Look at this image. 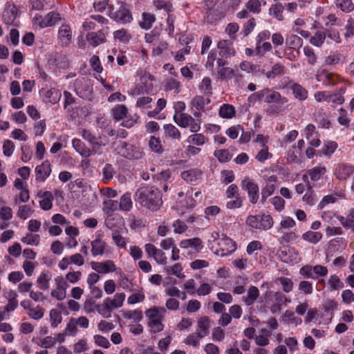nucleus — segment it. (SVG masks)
Instances as JSON below:
<instances>
[{
  "instance_id": "11",
  "label": "nucleus",
  "mask_w": 354,
  "mask_h": 354,
  "mask_svg": "<svg viewBox=\"0 0 354 354\" xmlns=\"http://www.w3.org/2000/svg\"><path fill=\"white\" fill-rule=\"evenodd\" d=\"M277 183V177L274 175L270 176L264 180V183L261 187V198L262 203H264L267 198L270 196L276 189Z\"/></svg>"
},
{
  "instance_id": "53",
  "label": "nucleus",
  "mask_w": 354,
  "mask_h": 354,
  "mask_svg": "<svg viewBox=\"0 0 354 354\" xmlns=\"http://www.w3.org/2000/svg\"><path fill=\"white\" fill-rule=\"evenodd\" d=\"M111 238L114 244L119 248L127 249V241L119 231L114 230L112 232Z\"/></svg>"
},
{
  "instance_id": "34",
  "label": "nucleus",
  "mask_w": 354,
  "mask_h": 354,
  "mask_svg": "<svg viewBox=\"0 0 354 354\" xmlns=\"http://www.w3.org/2000/svg\"><path fill=\"white\" fill-rule=\"evenodd\" d=\"M286 44L288 50H295L299 53L303 45V39L297 35H290L286 37Z\"/></svg>"
},
{
  "instance_id": "62",
  "label": "nucleus",
  "mask_w": 354,
  "mask_h": 354,
  "mask_svg": "<svg viewBox=\"0 0 354 354\" xmlns=\"http://www.w3.org/2000/svg\"><path fill=\"white\" fill-rule=\"evenodd\" d=\"M328 285L330 290H337L344 287V283L337 274H331L330 276Z\"/></svg>"
},
{
  "instance_id": "59",
  "label": "nucleus",
  "mask_w": 354,
  "mask_h": 354,
  "mask_svg": "<svg viewBox=\"0 0 354 354\" xmlns=\"http://www.w3.org/2000/svg\"><path fill=\"white\" fill-rule=\"evenodd\" d=\"M40 239L41 238L39 234L30 232L22 237L21 241L26 245L37 246L40 243Z\"/></svg>"
},
{
  "instance_id": "49",
  "label": "nucleus",
  "mask_w": 354,
  "mask_h": 354,
  "mask_svg": "<svg viewBox=\"0 0 354 354\" xmlns=\"http://www.w3.org/2000/svg\"><path fill=\"white\" fill-rule=\"evenodd\" d=\"M326 38V33L324 31L317 30L313 36L310 38V43L314 46L320 48L324 44Z\"/></svg>"
},
{
  "instance_id": "10",
  "label": "nucleus",
  "mask_w": 354,
  "mask_h": 354,
  "mask_svg": "<svg viewBox=\"0 0 354 354\" xmlns=\"http://www.w3.org/2000/svg\"><path fill=\"white\" fill-rule=\"evenodd\" d=\"M215 62H216L218 68L225 66L227 64V59L219 55L216 49H213L211 50L208 53L207 61L205 64L206 68L209 69L212 72H214Z\"/></svg>"
},
{
  "instance_id": "46",
  "label": "nucleus",
  "mask_w": 354,
  "mask_h": 354,
  "mask_svg": "<svg viewBox=\"0 0 354 354\" xmlns=\"http://www.w3.org/2000/svg\"><path fill=\"white\" fill-rule=\"evenodd\" d=\"M286 73V68L280 63L274 64L270 71L266 73L268 79H274L277 76H281Z\"/></svg>"
},
{
  "instance_id": "55",
  "label": "nucleus",
  "mask_w": 354,
  "mask_h": 354,
  "mask_svg": "<svg viewBox=\"0 0 354 354\" xmlns=\"http://www.w3.org/2000/svg\"><path fill=\"white\" fill-rule=\"evenodd\" d=\"M322 238L319 232L307 231L302 234V239L313 244H317Z\"/></svg>"
},
{
  "instance_id": "48",
  "label": "nucleus",
  "mask_w": 354,
  "mask_h": 354,
  "mask_svg": "<svg viewBox=\"0 0 354 354\" xmlns=\"http://www.w3.org/2000/svg\"><path fill=\"white\" fill-rule=\"evenodd\" d=\"M44 97L47 102L54 104L59 100L61 93L56 88H50L45 91Z\"/></svg>"
},
{
  "instance_id": "17",
  "label": "nucleus",
  "mask_w": 354,
  "mask_h": 354,
  "mask_svg": "<svg viewBox=\"0 0 354 354\" xmlns=\"http://www.w3.org/2000/svg\"><path fill=\"white\" fill-rule=\"evenodd\" d=\"M179 246L183 250L192 249L196 253H199L204 248L202 240L198 237L183 239L180 241Z\"/></svg>"
},
{
  "instance_id": "22",
  "label": "nucleus",
  "mask_w": 354,
  "mask_h": 354,
  "mask_svg": "<svg viewBox=\"0 0 354 354\" xmlns=\"http://www.w3.org/2000/svg\"><path fill=\"white\" fill-rule=\"evenodd\" d=\"M57 37L62 46H68L73 39V32L68 24H62L58 30Z\"/></svg>"
},
{
  "instance_id": "8",
  "label": "nucleus",
  "mask_w": 354,
  "mask_h": 354,
  "mask_svg": "<svg viewBox=\"0 0 354 354\" xmlns=\"http://www.w3.org/2000/svg\"><path fill=\"white\" fill-rule=\"evenodd\" d=\"M54 281L55 287L51 290L50 295L58 301H62L66 297L68 283L62 276H57Z\"/></svg>"
},
{
  "instance_id": "57",
  "label": "nucleus",
  "mask_w": 354,
  "mask_h": 354,
  "mask_svg": "<svg viewBox=\"0 0 354 354\" xmlns=\"http://www.w3.org/2000/svg\"><path fill=\"white\" fill-rule=\"evenodd\" d=\"M335 6L344 12H351L354 10V3L352 0H335Z\"/></svg>"
},
{
  "instance_id": "37",
  "label": "nucleus",
  "mask_w": 354,
  "mask_h": 354,
  "mask_svg": "<svg viewBox=\"0 0 354 354\" xmlns=\"http://www.w3.org/2000/svg\"><path fill=\"white\" fill-rule=\"evenodd\" d=\"M128 112V109L124 104H117L111 111V115L115 121L123 120Z\"/></svg>"
},
{
  "instance_id": "54",
  "label": "nucleus",
  "mask_w": 354,
  "mask_h": 354,
  "mask_svg": "<svg viewBox=\"0 0 354 354\" xmlns=\"http://www.w3.org/2000/svg\"><path fill=\"white\" fill-rule=\"evenodd\" d=\"M49 316L50 326L53 328H57L62 322V312L57 308L51 309L50 310Z\"/></svg>"
},
{
  "instance_id": "23",
  "label": "nucleus",
  "mask_w": 354,
  "mask_h": 354,
  "mask_svg": "<svg viewBox=\"0 0 354 354\" xmlns=\"http://www.w3.org/2000/svg\"><path fill=\"white\" fill-rule=\"evenodd\" d=\"M86 39L88 43L93 47H96L106 41V35L102 30L88 32L86 35Z\"/></svg>"
},
{
  "instance_id": "9",
  "label": "nucleus",
  "mask_w": 354,
  "mask_h": 354,
  "mask_svg": "<svg viewBox=\"0 0 354 354\" xmlns=\"http://www.w3.org/2000/svg\"><path fill=\"white\" fill-rule=\"evenodd\" d=\"M242 189L247 191L250 201L256 204L259 198V189L257 183L248 177L241 181Z\"/></svg>"
},
{
  "instance_id": "42",
  "label": "nucleus",
  "mask_w": 354,
  "mask_h": 354,
  "mask_svg": "<svg viewBox=\"0 0 354 354\" xmlns=\"http://www.w3.org/2000/svg\"><path fill=\"white\" fill-rule=\"evenodd\" d=\"M164 270L167 274L174 275L179 279H183L185 277V275L183 272V267L180 263H176L172 266H165Z\"/></svg>"
},
{
  "instance_id": "35",
  "label": "nucleus",
  "mask_w": 354,
  "mask_h": 354,
  "mask_svg": "<svg viewBox=\"0 0 354 354\" xmlns=\"http://www.w3.org/2000/svg\"><path fill=\"white\" fill-rule=\"evenodd\" d=\"M38 196L41 198L39 205L42 209L49 210L52 208L53 196L50 192L46 191L41 194H39Z\"/></svg>"
},
{
  "instance_id": "21",
  "label": "nucleus",
  "mask_w": 354,
  "mask_h": 354,
  "mask_svg": "<svg viewBox=\"0 0 354 354\" xmlns=\"http://www.w3.org/2000/svg\"><path fill=\"white\" fill-rule=\"evenodd\" d=\"M225 15L226 11L216 7L205 12L204 19L208 24H213L223 19Z\"/></svg>"
},
{
  "instance_id": "14",
  "label": "nucleus",
  "mask_w": 354,
  "mask_h": 354,
  "mask_svg": "<svg viewBox=\"0 0 354 354\" xmlns=\"http://www.w3.org/2000/svg\"><path fill=\"white\" fill-rule=\"evenodd\" d=\"M35 19L41 28L53 26L62 20L61 15L55 12H50L44 17L35 16Z\"/></svg>"
},
{
  "instance_id": "63",
  "label": "nucleus",
  "mask_w": 354,
  "mask_h": 354,
  "mask_svg": "<svg viewBox=\"0 0 354 354\" xmlns=\"http://www.w3.org/2000/svg\"><path fill=\"white\" fill-rule=\"evenodd\" d=\"M113 310L112 307L109 306V304L106 300L103 304L97 306V313L104 318L111 317Z\"/></svg>"
},
{
  "instance_id": "51",
  "label": "nucleus",
  "mask_w": 354,
  "mask_h": 354,
  "mask_svg": "<svg viewBox=\"0 0 354 354\" xmlns=\"http://www.w3.org/2000/svg\"><path fill=\"white\" fill-rule=\"evenodd\" d=\"M207 140V138L203 134L197 133H194V134L190 135L187 139V142L189 145L198 147L205 144Z\"/></svg>"
},
{
  "instance_id": "3",
  "label": "nucleus",
  "mask_w": 354,
  "mask_h": 354,
  "mask_svg": "<svg viewBox=\"0 0 354 354\" xmlns=\"http://www.w3.org/2000/svg\"><path fill=\"white\" fill-rule=\"evenodd\" d=\"M166 310L163 307L153 306L145 311L146 317L148 319V326L151 332L159 333L164 328L162 321Z\"/></svg>"
},
{
  "instance_id": "24",
  "label": "nucleus",
  "mask_w": 354,
  "mask_h": 354,
  "mask_svg": "<svg viewBox=\"0 0 354 354\" xmlns=\"http://www.w3.org/2000/svg\"><path fill=\"white\" fill-rule=\"evenodd\" d=\"M211 321L207 316L200 317L197 321L196 332L200 337H206L209 333Z\"/></svg>"
},
{
  "instance_id": "18",
  "label": "nucleus",
  "mask_w": 354,
  "mask_h": 354,
  "mask_svg": "<svg viewBox=\"0 0 354 354\" xmlns=\"http://www.w3.org/2000/svg\"><path fill=\"white\" fill-rule=\"evenodd\" d=\"M217 78L221 80L235 79L236 82L242 80L243 75L230 67L221 66L217 71Z\"/></svg>"
},
{
  "instance_id": "27",
  "label": "nucleus",
  "mask_w": 354,
  "mask_h": 354,
  "mask_svg": "<svg viewBox=\"0 0 354 354\" xmlns=\"http://www.w3.org/2000/svg\"><path fill=\"white\" fill-rule=\"evenodd\" d=\"M285 6L280 2H275L272 3L268 10L269 15L276 20L282 21L284 20Z\"/></svg>"
},
{
  "instance_id": "28",
  "label": "nucleus",
  "mask_w": 354,
  "mask_h": 354,
  "mask_svg": "<svg viewBox=\"0 0 354 354\" xmlns=\"http://www.w3.org/2000/svg\"><path fill=\"white\" fill-rule=\"evenodd\" d=\"M156 21V15L149 12H143L138 24L142 29L149 30Z\"/></svg>"
},
{
  "instance_id": "56",
  "label": "nucleus",
  "mask_w": 354,
  "mask_h": 354,
  "mask_svg": "<svg viewBox=\"0 0 354 354\" xmlns=\"http://www.w3.org/2000/svg\"><path fill=\"white\" fill-rule=\"evenodd\" d=\"M337 307V303L334 299H327L323 304L322 309L329 315L328 322H330L333 315V310Z\"/></svg>"
},
{
  "instance_id": "25",
  "label": "nucleus",
  "mask_w": 354,
  "mask_h": 354,
  "mask_svg": "<svg viewBox=\"0 0 354 354\" xmlns=\"http://www.w3.org/2000/svg\"><path fill=\"white\" fill-rule=\"evenodd\" d=\"M91 253L93 257L102 256L104 253L106 244L102 240L100 234L97 235L96 238L91 242Z\"/></svg>"
},
{
  "instance_id": "1",
  "label": "nucleus",
  "mask_w": 354,
  "mask_h": 354,
  "mask_svg": "<svg viewBox=\"0 0 354 354\" xmlns=\"http://www.w3.org/2000/svg\"><path fill=\"white\" fill-rule=\"evenodd\" d=\"M136 201L142 207L152 211L158 210L162 205L160 191L155 187H143L136 192Z\"/></svg>"
},
{
  "instance_id": "36",
  "label": "nucleus",
  "mask_w": 354,
  "mask_h": 354,
  "mask_svg": "<svg viewBox=\"0 0 354 354\" xmlns=\"http://www.w3.org/2000/svg\"><path fill=\"white\" fill-rule=\"evenodd\" d=\"M283 252L285 253L283 261L286 263H297L300 261V257L298 251L292 247H286Z\"/></svg>"
},
{
  "instance_id": "32",
  "label": "nucleus",
  "mask_w": 354,
  "mask_h": 354,
  "mask_svg": "<svg viewBox=\"0 0 354 354\" xmlns=\"http://www.w3.org/2000/svg\"><path fill=\"white\" fill-rule=\"evenodd\" d=\"M337 218L344 228L354 232V208L350 209L346 216H337Z\"/></svg>"
},
{
  "instance_id": "45",
  "label": "nucleus",
  "mask_w": 354,
  "mask_h": 354,
  "mask_svg": "<svg viewBox=\"0 0 354 354\" xmlns=\"http://www.w3.org/2000/svg\"><path fill=\"white\" fill-rule=\"evenodd\" d=\"M119 209L121 211L129 212L133 207V202L131 200V195L129 192L124 194L120 200Z\"/></svg>"
},
{
  "instance_id": "5",
  "label": "nucleus",
  "mask_w": 354,
  "mask_h": 354,
  "mask_svg": "<svg viewBox=\"0 0 354 354\" xmlns=\"http://www.w3.org/2000/svg\"><path fill=\"white\" fill-rule=\"evenodd\" d=\"M108 15L113 21L122 24H129L133 20L128 4L121 1H118L115 6L113 5L110 8V13Z\"/></svg>"
},
{
  "instance_id": "29",
  "label": "nucleus",
  "mask_w": 354,
  "mask_h": 354,
  "mask_svg": "<svg viewBox=\"0 0 354 354\" xmlns=\"http://www.w3.org/2000/svg\"><path fill=\"white\" fill-rule=\"evenodd\" d=\"M353 171L354 169L351 165L341 164L336 167L335 174L338 179L344 180L348 178Z\"/></svg>"
},
{
  "instance_id": "50",
  "label": "nucleus",
  "mask_w": 354,
  "mask_h": 354,
  "mask_svg": "<svg viewBox=\"0 0 354 354\" xmlns=\"http://www.w3.org/2000/svg\"><path fill=\"white\" fill-rule=\"evenodd\" d=\"M344 196L342 192L340 193H335L332 194H329L327 196H325L322 201L319 202L318 205V207L319 209H323L325 207L326 205L330 204V203H335L339 198H341Z\"/></svg>"
},
{
  "instance_id": "19",
  "label": "nucleus",
  "mask_w": 354,
  "mask_h": 354,
  "mask_svg": "<svg viewBox=\"0 0 354 354\" xmlns=\"http://www.w3.org/2000/svg\"><path fill=\"white\" fill-rule=\"evenodd\" d=\"M272 295L273 302L270 306V311L272 313H279L281 310V306L290 301L285 295L280 292H270Z\"/></svg>"
},
{
  "instance_id": "44",
  "label": "nucleus",
  "mask_w": 354,
  "mask_h": 354,
  "mask_svg": "<svg viewBox=\"0 0 354 354\" xmlns=\"http://www.w3.org/2000/svg\"><path fill=\"white\" fill-rule=\"evenodd\" d=\"M259 296V289L256 286H252L248 289L246 296L243 297V300L245 305L251 306L255 302Z\"/></svg>"
},
{
  "instance_id": "13",
  "label": "nucleus",
  "mask_w": 354,
  "mask_h": 354,
  "mask_svg": "<svg viewBox=\"0 0 354 354\" xmlns=\"http://www.w3.org/2000/svg\"><path fill=\"white\" fill-rule=\"evenodd\" d=\"M288 102V97L283 96L279 92L269 88L268 94L265 101L266 103L275 104L277 109L281 111V109L284 108Z\"/></svg>"
},
{
  "instance_id": "15",
  "label": "nucleus",
  "mask_w": 354,
  "mask_h": 354,
  "mask_svg": "<svg viewBox=\"0 0 354 354\" xmlns=\"http://www.w3.org/2000/svg\"><path fill=\"white\" fill-rule=\"evenodd\" d=\"M217 51L221 57L226 59L236 55V50L233 46V41L230 39H221L217 43Z\"/></svg>"
},
{
  "instance_id": "4",
  "label": "nucleus",
  "mask_w": 354,
  "mask_h": 354,
  "mask_svg": "<svg viewBox=\"0 0 354 354\" xmlns=\"http://www.w3.org/2000/svg\"><path fill=\"white\" fill-rule=\"evenodd\" d=\"M315 79L326 87H335L342 84H351L348 80L344 78L340 74L330 72L327 69L319 70L315 75Z\"/></svg>"
},
{
  "instance_id": "47",
  "label": "nucleus",
  "mask_w": 354,
  "mask_h": 354,
  "mask_svg": "<svg viewBox=\"0 0 354 354\" xmlns=\"http://www.w3.org/2000/svg\"><path fill=\"white\" fill-rule=\"evenodd\" d=\"M113 38L120 42L127 44L132 38L131 34L126 28H122L113 32Z\"/></svg>"
},
{
  "instance_id": "39",
  "label": "nucleus",
  "mask_w": 354,
  "mask_h": 354,
  "mask_svg": "<svg viewBox=\"0 0 354 354\" xmlns=\"http://www.w3.org/2000/svg\"><path fill=\"white\" fill-rule=\"evenodd\" d=\"M218 115L225 119H232L236 116L235 107L230 104H223L218 110Z\"/></svg>"
},
{
  "instance_id": "16",
  "label": "nucleus",
  "mask_w": 354,
  "mask_h": 354,
  "mask_svg": "<svg viewBox=\"0 0 354 354\" xmlns=\"http://www.w3.org/2000/svg\"><path fill=\"white\" fill-rule=\"evenodd\" d=\"M288 83L285 86H282L283 88L286 87H289L295 99L299 100V101H304L308 97V90L304 87L301 84L293 82L290 80L288 78Z\"/></svg>"
},
{
  "instance_id": "30",
  "label": "nucleus",
  "mask_w": 354,
  "mask_h": 354,
  "mask_svg": "<svg viewBox=\"0 0 354 354\" xmlns=\"http://www.w3.org/2000/svg\"><path fill=\"white\" fill-rule=\"evenodd\" d=\"M267 6L266 0H248L245 3V7L249 8L253 15H259L262 12L263 8Z\"/></svg>"
},
{
  "instance_id": "26",
  "label": "nucleus",
  "mask_w": 354,
  "mask_h": 354,
  "mask_svg": "<svg viewBox=\"0 0 354 354\" xmlns=\"http://www.w3.org/2000/svg\"><path fill=\"white\" fill-rule=\"evenodd\" d=\"M36 180L39 181H44L50 174L51 168L48 161L43 162L35 169Z\"/></svg>"
},
{
  "instance_id": "52",
  "label": "nucleus",
  "mask_w": 354,
  "mask_h": 354,
  "mask_svg": "<svg viewBox=\"0 0 354 354\" xmlns=\"http://www.w3.org/2000/svg\"><path fill=\"white\" fill-rule=\"evenodd\" d=\"M192 115L185 113H176L174 117L175 122L182 128H187L189 127V122L191 121Z\"/></svg>"
},
{
  "instance_id": "20",
  "label": "nucleus",
  "mask_w": 354,
  "mask_h": 354,
  "mask_svg": "<svg viewBox=\"0 0 354 354\" xmlns=\"http://www.w3.org/2000/svg\"><path fill=\"white\" fill-rule=\"evenodd\" d=\"M18 15V9L12 3H7L6 8L3 12V21L8 25L14 24Z\"/></svg>"
},
{
  "instance_id": "33",
  "label": "nucleus",
  "mask_w": 354,
  "mask_h": 354,
  "mask_svg": "<svg viewBox=\"0 0 354 354\" xmlns=\"http://www.w3.org/2000/svg\"><path fill=\"white\" fill-rule=\"evenodd\" d=\"M52 279V274L49 270L42 271L37 279V284L39 289L46 290L49 288V283Z\"/></svg>"
},
{
  "instance_id": "58",
  "label": "nucleus",
  "mask_w": 354,
  "mask_h": 354,
  "mask_svg": "<svg viewBox=\"0 0 354 354\" xmlns=\"http://www.w3.org/2000/svg\"><path fill=\"white\" fill-rule=\"evenodd\" d=\"M201 172L198 169H189L181 174V177L187 182L196 181L201 176Z\"/></svg>"
},
{
  "instance_id": "40",
  "label": "nucleus",
  "mask_w": 354,
  "mask_h": 354,
  "mask_svg": "<svg viewBox=\"0 0 354 354\" xmlns=\"http://www.w3.org/2000/svg\"><path fill=\"white\" fill-rule=\"evenodd\" d=\"M303 180L306 183V185L308 187L307 192L304 195L302 200L306 204L312 206L315 203L316 199L315 196V194L312 190V186L310 185L309 181L308 180L307 175L303 176Z\"/></svg>"
},
{
  "instance_id": "41",
  "label": "nucleus",
  "mask_w": 354,
  "mask_h": 354,
  "mask_svg": "<svg viewBox=\"0 0 354 354\" xmlns=\"http://www.w3.org/2000/svg\"><path fill=\"white\" fill-rule=\"evenodd\" d=\"M126 295L124 292H117L113 298H106V301L113 309H117L123 306Z\"/></svg>"
},
{
  "instance_id": "2",
  "label": "nucleus",
  "mask_w": 354,
  "mask_h": 354,
  "mask_svg": "<svg viewBox=\"0 0 354 354\" xmlns=\"http://www.w3.org/2000/svg\"><path fill=\"white\" fill-rule=\"evenodd\" d=\"M202 199V193L201 191H195L193 189H189L185 193L180 192L178 194L176 200V208L180 209L178 212L183 214L186 210L194 208L198 201Z\"/></svg>"
},
{
  "instance_id": "64",
  "label": "nucleus",
  "mask_w": 354,
  "mask_h": 354,
  "mask_svg": "<svg viewBox=\"0 0 354 354\" xmlns=\"http://www.w3.org/2000/svg\"><path fill=\"white\" fill-rule=\"evenodd\" d=\"M199 89L205 94L212 95V80L209 77H205L199 84Z\"/></svg>"
},
{
  "instance_id": "43",
  "label": "nucleus",
  "mask_w": 354,
  "mask_h": 354,
  "mask_svg": "<svg viewBox=\"0 0 354 354\" xmlns=\"http://www.w3.org/2000/svg\"><path fill=\"white\" fill-rule=\"evenodd\" d=\"M269 137L263 134H258L255 139V142L259 145L261 149L257 155H270L267 145Z\"/></svg>"
},
{
  "instance_id": "31",
  "label": "nucleus",
  "mask_w": 354,
  "mask_h": 354,
  "mask_svg": "<svg viewBox=\"0 0 354 354\" xmlns=\"http://www.w3.org/2000/svg\"><path fill=\"white\" fill-rule=\"evenodd\" d=\"M164 135L166 138L174 140L181 139V133L178 129L172 124H167L163 126Z\"/></svg>"
},
{
  "instance_id": "12",
  "label": "nucleus",
  "mask_w": 354,
  "mask_h": 354,
  "mask_svg": "<svg viewBox=\"0 0 354 354\" xmlns=\"http://www.w3.org/2000/svg\"><path fill=\"white\" fill-rule=\"evenodd\" d=\"M91 268L100 274H108L110 272L118 273V268L111 260H106L102 262L93 261L91 263ZM119 270H120L119 269Z\"/></svg>"
},
{
  "instance_id": "7",
  "label": "nucleus",
  "mask_w": 354,
  "mask_h": 354,
  "mask_svg": "<svg viewBox=\"0 0 354 354\" xmlns=\"http://www.w3.org/2000/svg\"><path fill=\"white\" fill-rule=\"evenodd\" d=\"M246 224L254 229L268 230L273 226L274 221L272 216L268 214H259L248 216Z\"/></svg>"
},
{
  "instance_id": "6",
  "label": "nucleus",
  "mask_w": 354,
  "mask_h": 354,
  "mask_svg": "<svg viewBox=\"0 0 354 354\" xmlns=\"http://www.w3.org/2000/svg\"><path fill=\"white\" fill-rule=\"evenodd\" d=\"M211 237L213 240H218V248L214 251L218 256L226 257L236 250V243L226 235L222 234L220 237L218 233L214 232L212 233Z\"/></svg>"
},
{
  "instance_id": "61",
  "label": "nucleus",
  "mask_w": 354,
  "mask_h": 354,
  "mask_svg": "<svg viewBox=\"0 0 354 354\" xmlns=\"http://www.w3.org/2000/svg\"><path fill=\"white\" fill-rule=\"evenodd\" d=\"M153 5L157 10L163 9L167 14L172 12L174 10L173 4L169 1L153 0Z\"/></svg>"
},
{
  "instance_id": "38",
  "label": "nucleus",
  "mask_w": 354,
  "mask_h": 354,
  "mask_svg": "<svg viewBox=\"0 0 354 354\" xmlns=\"http://www.w3.org/2000/svg\"><path fill=\"white\" fill-rule=\"evenodd\" d=\"M346 61V56L342 54L333 52L328 55L325 59V64L328 66H335L340 64H344Z\"/></svg>"
},
{
  "instance_id": "60",
  "label": "nucleus",
  "mask_w": 354,
  "mask_h": 354,
  "mask_svg": "<svg viewBox=\"0 0 354 354\" xmlns=\"http://www.w3.org/2000/svg\"><path fill=\"white\" fill-rule=\"evenodd\" d=\"M149 146L151 150L154 153H162L164 151V147L159 138L151 136L149 139Z\"/></svg>"
}]
</instances>
